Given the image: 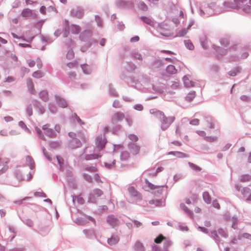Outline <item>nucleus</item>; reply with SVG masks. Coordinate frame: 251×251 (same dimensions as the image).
<instances>
[{
	"label": "nucleus",
	"mask_w": 251,
	"mask_h": 251,
	"mask_svg": "<svg viewBox=\"0 0 251 251\" xmlns=\"http://www.w3.org/2000/svg\"><path fill=\"white\" fill-rule=\"evenodd\" d=\"M106 139L104 135L97 136L95 141V147L93 154L87 155L86 158L87 160L97 159L101 156L99 152L105 147Z\"/></svg>",
	"instance_id": "obj_1"
},
{
	"label": "nucleus",
	"mask_w": 251,
	"mask_h": 251,
	"mask_svg": "<svg viewBox=\"0 0 251 251\" xmlns=\"http://www.w3.org/2000/svg\"><path fill=\"white\" fill-rule=\"evenodd\" d=\"M154 116L159 119L161 123V128L163 130H165L175 121V116L166 117L164 113L160 111L156 110L152 113Z\"/></svg>",
	"instance_id": "obj_2"
},
{
	"label": "nucleus",
	"mask_w": 251,
	"mask_h": 251,
	"mask_svg": "<svg viewBox=\"0 0 251 251\" xmlns=\"http://www.w3.org/2000/svg\"><path fill=\"white\" fill-rule=\"evenodd\" d=\"M211 233L212 234L213 237L217 241H220L221 239V238L219 235H220L221 237L224 238H226L227 236V233L222 228H219L217 231H213Z\"/></svg>",
	"instance_id": "obj_3"
},
{
	"label": "nucleus",
	"mask_w": 251,
	"mask_h": 251,
	"mask_svg": "<svg viewBox=\"0 0 251 251\" xmlns=\"http://www.w3.org/2000/svg\"><path fill=\"white\" fill-rule=\"evenodd\" d=\"M129 151L133 155H137L138 154L140 151V147L139 145L133 144L129 143L128 145Z\"/></svg>",
	"instance_id": "obj_4"
},
{
	"label": "nucleus",
	"mask_w": 251,
	"mask_h": 251,
	"mask_svg": "<svg viewBox=\"0 0 251 251\" xmlns=\"http://www.w3.org/2000/svg\"><path fill=\"white\" fill-rule=\"evenodd\" d=\"M21 16L24 18H29L36 16L35 13L29 8L23 9L21 12Z\"/></svg>",
	"instance_id": "obj_5"
},
{
	"label": "nucleus",
	"mask_w": 251,
	"mask_h": 251,
	"mask_svg": "<svg viewBox=\"0 0 251 251\" xmlns=\"http://www.w3.org/2000/svg\"><path fill=\"white\" fill-rule=\"evenodd\" d=\"M125 115L123 113L121 112H118L113 115L112 121L113 123H116L119 121H121L124 119Z\"/></svg>",
	"instance_id": "obj_6"
},
{
	"label": "nucleus",
	"mask_w": 251,
	"mask_h": 251,
	"mask_svg": "<svg viewBox=\"0 0 251 251\" xmlns=\"http://www.w3.org/2000/svg\"><path fill=\"white\" fill-rule=\"evenodd\" d=\"M27 86L29 92L32 94L35 93V90L34 88V84L31 78H28L26 81Z\"/></svg>",
	"instance_id": "obj_7"
},
{
	"label": "nucleus",
	"mask_w": 251,
	"mask_h": 251,
	"mask_svg": "<svg viewBox=\"0 0 251 251\" xmlns=\"http://www.w3.org/2000/svg\"><path fill=\"white\" fill-rule=\"evenodd\" d=\"M72 14L74 16L80 19L83 16L84 12L82 9H73Z\"/></svg>",
	"instance_id": "obj_8"
},
{
	"label": "nucleus",
	"mask_w": 251,
	"mask_h": 251,
	"mask_svg": "<svg viewBox=\"0 0 251 251\" xmlns=\"http://www.w3.org/2000/svg\"><path fill=\"white\" fill-rule=\"evenodd\" d=\"M81 146V143L80 141L76 139H73L70 143V147L72 149H75L76 148L80 147Z\"/></svg>",
	"instance_id": "obj_9"
},
{
	"label": "nucleus",
	"mask_w": 251,
	"mask_h": 251,
	"mask_svg": "<svg viewBox=\"0 0 251 251\" xmlns=\"http://www.w3.org/2000/svg\"><path fill=\"white\" fill-rule=\"evenodd\" d=\"M251 180V176L249 174H244L240 176V181L242 182H247Z\"/></svg>",
	"instance_id": "obj_10"
},
{
	"label": "nucleus",
	"mask_w": 251,
	"mask_h": 251,
	"mask_svg": "<svg viewBox=\"0 0 251 251\" xmlns=\"http://www.w3.org/2000/svg\"><path fill=\"white\" fill-rule=\"evenodd\" d=\"M202 198L204 201L207 203H210L211 197L208 192H204L202 194Z\"/></svg>",
	"instance_id": "obj_11"
},
{
	"label": "nucleus",
	"mask_w": 251,
	"mask_h": 251,
	"mask_svg": "<svg viewBox=\"0 0 251 251\" xmlns=\"http://www.w3.org/2000/svg\"><path fill=\"white\" fill-rule=\"evenodd\" d=\"M166 71L170 74H175L177 72V70L175 67L172 65H169L166 68Z\"/></svg>",
	"instance_id": "obj_12"
},
{
	"label": "nucleus",
	"mask_w": 251,
	"mask_h": 251,
	"mask_svg": "<svg viewBox=\"0 0 251 251\" xmlns=\"http://www.w3.org/2000/svg\"><path fill=\"white\" fill-rule=\"evenodd\" d=\"M107 222L112 226L117 224V220L113 216H109L107 218Z\"/></svg>",
	"instance_id": "obj_13"
},
{
	"label": "nucleus",
	"mask_w": 251,
	"mask_h": 251,
	"mask_svg": "<svg viewBox=\"0 0 251 251\" xmlns=\"http://www.w3.org/2000/svg\"><path fill=\"white\" fill-rule=\"evenodd\" d=\"M119 239L118 237H113L108 239V243L110 245H114L118 242Z\"/></svg>",
	"instance_id": "obj_14"
},
{
	"label": "nucleus",
	"mask_w": 251,
	"mask_h": 251,
	"mask_svg": "<svg viewBox=\"0 0 251 251\" xmlns=\"http://www.w3.org/2000/svg\"><path fill=\"white\" fill-rule=\"evenodd\" d=\"M39 96L41 99L44 101H47L48 100V94L46 91H42L39 93Z\"/></svg>",
	"instance_id": "obj_15"
},
{
	"label": "nucleus",
	"mask_w": 251,
	"mask_h": 251,
	"mask_svg": "<svg viewBox=\"0 0 251 251\" xmlns=\"http://www.w3.org/2000/svg\"><path fill=\"white\" fill-rule=\"evenodd\" d=\"M196 93L195 91H192L188 94L186 97V100L188 101H191L195 98Z\"/></svg>",
	"instance_id": "obj_16"
},
{
	"label": "nucleus",
	"mask_w": 251,
	"mask_h": 251,
	"mask_svg": "<svg viewBox=\"0 0 251 251\" xmlns=\"http://www.w3.org/2000/svg\"><path fill=\"white\" fill-rule=\"evenodd\" d=\"M183 81L185 85L187 87H193L194 86V83L189 80L186 76L183 77Z\"/></svg>",
	"instance_id": "obj_17"
},
{
	"label": "nucleus",
	"mask_w": 251,
	"mask_h": 251,
	"mask_svg": "<svg viewBox=\"0 0 251 251\" xmlns=\"http://www.w3.org/2000/svg\"><path fill=\"white\" fill-rule=\"evenodd\" d=\"M57 100L58 104L60 106H61L62 107H65L67 106V103L64 100L61 99V98H59V99H57Z\"/></svg>",
	"instance_id": "obj_18"
},
{
	"label": "nucleus",
	"mask_w": 251,
	"mask_h": 251,
	"mask_svg": "<svg viewBox=\"0 0 251 251\" xmlns=\"http://www.w3.org/2000/svg\"><path fill=\"white\" fill-rule=\"evenodd\" d=\"M166 238L163 235L160 234L154 239V242L156 244H160Z\"/></svg>",
	"instance_id": "obj_19"
},
{
	"label": "nucleus",
	"mask_w": 251,
	"mask_h": 251,
	"mask_svg": "<svg viewBox=\"0 0 251 251\" xmlns=\"http://www.w3.org/2000/svg\"><path fill=\"white\" fill-rule=\"evenodd\" d=\"M46 134L47 135L50 137H55L56 135L55 133L51 128H49L48 130H47L46 132Z\"/></svg>",
	"instance_id": "obj_20"
},
{
	"label": "nucleus",
	"mask_w": 251,
	"mask_h": 251,
	"mask_svg": "<svg viewBox=\"0 0 251 251\" xmlns=\"http://www.w3.org/2000/svg\"><path fill=\"white\" fill-rule=\"evenodd\" d=\"M42 76L43 74L40 71H35L32 74V76L36 78H40L42 77Z\"/></svg>",
	"instance_id": "obj_21"
},
{
	"label": "nucleus",
	"mask_w": 251,
	"mask_h": 251,
	"mask_svg": "<svg viewBox=\"0 0 251 251\" xmlns=\"http://www.w3.org/2000/svg\"><path fill=\"white\" fill-rule=\"evenodd\" d=\"M204 140L207 142H213L217 140V137L212 136H208L205 137Z\"/></svg>",
	"instance_id": "obj_22"
},
{
	"label": "nucleus",
	"mask_w": 251,
	"mask_h": 251,
	"mask_svg": "<svg viewBox=\"0 0 251 251\" xmlns=\"http://www.w3.org/2000/svg\"><path fill=\"white\" fill-rule=\"evenodd\" d=\"M189 164L190 167L192 169H193V170H194L195 171L198 172V171H200L201 170V168L200 167L196 165L195 164H194L193 163H189Z\"/></svg>",
	"instance_id": "obj_23"
},
{
	"label": "nucleus",
	"mask_w": 251,
	"mask_h": 251,
	"mask_svg": "<svg viewBox=\"0 0 251 251\" xmlns=\"http://www.w3.org/2000/svg\"><path fill=\"white\" fill-rule=\"evenodd\" d=\"M128 138L132 142H136L138 140V137L134 134H130L128 135Z\"/></svg>",
	"instance_id": "obj_24"
},
{
	"label": "nucleus",
	"mask_w": 251,
	"mask_h": 251,
	"mask_svg": "<svg viewBox=\"0 0 251 251\" xmlns=\"http://www.w3.org/2000/svg\"><path fill=\"white\" fill-rule=\"evenodd\" d=\"M9 162V159L7 158H0V166L3 165L4 164H7Z\"/></svg>",
	"instance_id": "obj_25"
},
{
	"label": "nucleus",
	"mask_w": 251,
	"mask_h": 251,
	"mask_svg": "<svg viewBox=\"0 0 251 251\" xmlns=\"http://www.w3.org/2000/svg\"><path fill=\"white\" fill-rule=\"evenodd\" d=\"M135 249L138 251H143V247L142 244L140 242H136L135 244Z\"/></svg>",
	"instance_id": "obj_26"
},
{
	"label": "nucleus",
	"mask_w": 251,
	"mask_h": 251,
	"mask_svg": "<svg viewBox=\"0 0 251 251\" xmlns=\"http://www.w3.org/2000/svg\"><path fill=\"white\" fill-rule=\"evenodd\" d=\"M200 124V120L198 119H194L190 121V124L193 126H198Z\"/></svg>",
	"instance_id": "obj_27"
},
{
	"label": "nucleus",
	"mask_w": 251,
	"mask_h": 251,
	"mask_svg": "<svg viewBox=\"0 0 251 251\" xmlns=\"http://www.w3.org/2000/svg\"><path fill=\"white\" fill-rule=\"evenodd\" d=\"M102 194V192L100 189H96L94 191L93 196L95 197H100Z\"/></svg>",
	"instance_id": "obj_28"
},
{
	"label": "nucleus",
	"mask_w": 251,
	"mask_h": 251,
	"mask_svg": "<svg viewBox=\"0 0 251 251\" xmlns=\"http://www.w3.org/2000/svg\"><path fill=\"white\" fill-rule=\"evenodd\" d=\"M142 19L143 21L148 25H152L153 24V22L152 20L147 17H142Z\"/></svg>",
	"instance_id": "obj_29"
},
{
	"label": "nucleus",
	"mask_w": 251,
	"mask_h": 251,
	"mask_svg": "<svg viewBox=\"0 0 251 251\" xmlns=\"http://www.w3.org/2000/svg\"><path fill=\"white\" fill-rule=\"evenodd\" d=\"M191 26V25H189L188 28L187 29L183 28L181 30H180L178 33V35L179 36H183L185 35L186 33L187 32L188 29Z\"/></svg>",
	"instance_id": "obj_30"
},
{
	"label": "nucleus",
	"mask_w": 251,
	"mask_h": 251,
	"mask_svg": "<svg viewBox=\"0 0 251 251\" xmlns=\"http://www.w3.org/2000/svg\"><path fill=\"white\" fill-rule=\"evenodd\" d=\"M185 46L189 50H193L194 48V45L189 41H187L185 42Z\"/></svg>",
	"instance_id": "obj_31"
},
{
	"label": "nucleus",
	"mask_w": 251,
	"mask_h": 251,
	"mask_svg": "<svg viewBox=\"0 0 251 251\" xmlns=\"http://www.w3.org/2000/svg\"><path fill=\"white\" fill-rule=\"evenodd\" d=\"M206 121L208 124L207 126L208 128H214V123H213L212 120L210 118H208Z\"/></svg>",
	"instance_id": "obj_32"
},
{
	"label": "nucleus",
	"mask_w": 251,
	"mask_h": 251,
	"mask_svg": "<svg viewBox=\"0 0 251 251\" xmlns=\"http://www.w3.org/2000/svg\"><path fill=\"white\" fill-rule=\"evenodd\" d=\"M122 159L126 160L129 157V154L127 151H123L121 154Z\"/></svg>",
	"instance_id": "obj_33"
},
{
	"label": "nucleus",
	"mask_w": 251,
	"mask_h": 251,
	"mask_svg": "<svg viewBox=\"0 0 251 251\" xmlns=\"http://www.w3.org/2000/svg\"><path fill=\"white\" fill-rule=\"evenodd\" d=\"M139 7L144 11H146L148 9L147 5L144 2H140L139 5Z\"/></svg>",
	"instance_id": "obj_34"
},
{
	"label": "nucleus",
	"mask_w": 251,
	"mask_h": 251,
	"mask_svg": "<svg viewBox=\"0 0 251 251\" xmlns=\"http://www.w3.org/2000/svg\"><path fill=\"white\" fill-rule=\"evenodd\" d=\"M175 156H177L178 157H180V158H183V157H187V155L186 154H185L183 152H179V151H176V153Z\"/></svg>",
	"instance_id": "obj_35"
},
{
	"label": "nucleus",
	"mask_w": 251,
	"mask_h": 251,
	"mask_svg": "<svg viewBox=\"0 0 251 251\" xmlns=\"http://www.w3.org/2000/svg\"><path fill=\"white\" fill-rule=\"evenodd\" d=\"M36 130L37 132V133H38V134L39 137L40 138H41V139H43V140H45V137H44V134L42 133L41 130L40 128H38V127H36Z\"/></svg>",
	"instance_id": "obj_36"
},
{
	"label": "nucleus",
	"mask_w": 251,
	"mask_h": 251,
	"mask_svg": "<svg viewBox=\"0 0 251 251\" xmlns=\"http://www.w3.org/2000/svg\"><path fill=\"white\" fill-rule=\"evenodd\" d=\"M26 158V160L27 161L29 160L30 161V168L31 169L34 168V162L33 161L32 158L30 156H27Z\"/></svg>",
	"instance_id": "obj_37"
},
{
	"label": "nucleus",
	"mask_w": 251,
	"mask_h": 251,
	"mask_svg": "<svg viewBox=\"0 0 251 251\" xmlns=\"http://www.w3.org/2000/svg\"><path fill=\"white\" fill-rule=\"evenodd\" d=\"M241 192L243 195L246 196L250 193V189L247 187H245L242 190Z\"/></svg>",
	"instance_id": "obj_38"
},
{
	"label": "nucleus",
	"mask_w": 251,
	"mask_h": 251,
	"mask_svg": "<svg viewBox=\"0 0 251 251\" xmlns=\"http://www.w3.org/2000/svg\"><path fill=\"white\" fill-rule=\"evenodd\" d=\"M149 202L151 204H155L156 206H159L161 204L160 201L158 200H151Z\"/></svg>",
	"instance_id": "obj_39"
},
{
	"label": "nucleus",
	"mask_w": 251,
	"mask_h": 251,
	"mask_svg": "<svg viewBox=\"0 0 251 251\" xmlns=\"http://www.w3.org/2000/svg\"><path fill=\"white\" fill-rule=\"evenodd\" d=\"M67 57L71 59L74 56V52L72 50H69L67 53Z\"/></svg>",
	"instance_id": "obj_40"
},
{
	"label": "nucleus",
	"mask_w": 251,
	"mask_h": 251,
	"mask_svg": "<svg viewBox=\"0 0 251 251\" xmlns=\"http://www.w3.org/2000/svg\"><path fill=\"white\" fill-rule=\"evenodd\" d=\"M243 9L246 12H251V5H245Z\"/></svg>",
	"instance_id": "obj_41"
},
{
	"label": "nucleus",
	"mask_w": 251,
	"mask_h": 251,
	"mask_svg": "<svg viewBox=\"0 0 251 251\" xmlns=\"http://www.w3.org/2000/svg\"><path fill=\"white\" fill-rule=\"evenodd\" d=\"M128 191L130 192L132 195L136 196L137 192L135 189V188L133 187H130L128 188Z\"/></svg>",
	"instance_id": "obj_42"
},
{
	"label": "nucleus",
	"mask_w": 251,
	"mask_h": 251,
	"mask_svg": "<svg viewBox=\"0 0 251 251\" xmlns=\"http://www.w3.org/2000/svg\"><path fill=\"white\" fill-rule=\"evenodd\" d=\"M119 5L121 6L126 7V5L128 4V3L130 4V6L131 7L133 6V4L132 3H131V2L129 3L128 2H125L124 1H119Z\"/></svg>",
	"instance_id": "obj_43"
},
{
	"label": "nucleus",
	"mask_w": 251,
	"mask_h": 251,
	"mask_svg": "<svg viewBox=\"0 0 251 251\" xmlns=\"http://www.w3.org/2000/svg\"><path fill=\"white\" fill-rule=\"evenodd\" d=\"M27 62L28 63L29 67H33L35 65V61L32 59L27 60Z\"/></svg>",
	"instance_id": "obj_44"
},
{
	"label": "nucleus",
	"mask_w": 251,
	"mask_h": 251,
	"mask_svg": "<svg viewBox=\"0 0 251 251\" xmlns=\"http://www.w3.org/2000/svg\"><path fill=\"white\" fill-rule=\"evenodd\" d=\"M96 21L98 24V25L99 26H102V21L101 20V19L100 17L97 16L95 17Z\"/></svg>",
	"instance_id": "obj_45"
},
{
	"label": "nucleus",
	"mask_w": 251,
	"mask_h": 251,
	"mask_svg": "<svg viewBox=\"0 0 251 251\" xmlns=\"http://www.w3.org/2000/svg\"><path fill=\"white\" fill-rule=\"evenodd\" d=\"M197 133L200 136H201V137H204L205 138V137H206V133L205 131H202V130H197L196 131Z\"/></svg>",
	"instance_id": "obj_46"
},
{
	"label": "nucleus",
	"mask_w": 251,
	"mask_h": 251,
	"mask_svg": "<svg viewBox=\"0 0 251 251\" xmlns=\"http://www.w3.org/2000/svg\"><path fill=\"white\" fill-rule=\"evenodd\" d=\"M72 30H75V33H78L80 31V27L77 25H73L72 27Z\"/></svg>",
	"instance_id": "obj_47"
},
{
	"label": "nucleus",
	"mask_w": 251,
	"mask_h": 251,
	"mask_svg": "<svg viewBox=\"0 0 251 251\" xmlns=\"http://www.w3.org/2000/svg\"><path fill=\"white\" fill-rule=\"evenodd\" d=\"M36 62H37V66L38 67V69H41L42 67V63L41 62V61L40 59H37L36 60Z\"/></svg>",
	"instance_id": "obj_48"
},
{
	"label": "nucleus",
	"mask_w": 251,
	"mask_h": 251,
	"mask_svg": "<svg viewBox=\"0 0 251 251\" xmlns=\"http://www.w3.org/2000/svg\"><path fill=\"white\" fill-rule=\"evenodd\" d=\"M7 43V41L6 40L0 37V47H1L2 45L6 44Z\"/></svg>",
	"instance_id": "obj_49"
},
{
	"label": "nucleus",
	"mask_w": 251,
	"mask_h": 251,
	"mask_svg": "<svg viewBox=\"0 0 251 251\" xmlns=\"http://www.w3.org/2000/svg\"><path fill=\"white\" fill-rule=\"evenodd\" d=\"M27 113L29 116H31L32 114V107L31 106H28L27 108Z\"/></svg>",
	"instance_id": "obj_50"
},
{
	"label": "nucleus",
	"mask_w": 251,
	"mask_h": 251,
	"mask_svg": "<svg viewBox=\"0 0 251 251\" xmlns=\"http://www.w3.org/2000/svg\"><path fill=\"white\" fill-rule=\"evenodd\" d=\"M82 67V69L84 72V73L85 74H88L89 72L88 71H87V68H88V66L86 65H82L81 66Z\"/></svg>",
	"instance_id": "obj_51"
},
{
	"label": "nucleus",
	"mask_w": 251,
	"mask_h": 251,
	"mask_svg": "<svg viewBox=\"0 0 251 251\" xmlns=\"http://www.w3.org/2000/svg\"><path fill=\"white\" fill-rule=\"evenodd\" d=\"M56 159H57V161L59 164L61 165V164H63V159L61 157L57 156Z\"/></svg>",
	"instance_id": "obj_52"
},
{
	"label": "nucleus",
	"mask_w": 251,
	"mask_h": 251,
	"mask_svg": "<svg viewBox=\"0 0 251 251\" xmlns=\"http://www.w3.org/2000/svg\"><path fill=\"white\" fill-rule=\"evenodd\" d=\"M133 222L137 227H139L142 226V223L138 221L134 220Z\"/></svg>",
	"instance_id": "obj_53"
},
{
	"label": "nucleus",
	"mask_w": 251,
	"mask_h": 251,
	"mask_svg": "<svg viewBox=\"0 0 251 251\" xmlns=\"http://www.w3.org/2000/svg\"><path fill=\"white\" fill-rule=\"evenodd\" d=\"M213 206L215 208H220V204L216 201H213L212 203Z\"/></svg>",
	"instance_id": "obj_54"
},
{
	"label": "nucleus",
	"mask_w": 251,
	"mask_h": 251,
	"mask_svg": "<svg viewBox=\"0 0 251 251\" xmlns=\"http://www.w3.org/2000/svg\"><path fill=\"white\" fill-rule=\"evenodd\" d=\"M139 40V36H136L134 37H132L130 39V41L131 42H137Z\"/></svg>",
	"instance_id": "obj_55"
},
{
	"label": "nucleus",
	"mask_w": 251,
	"mask_h": 251,
	"mask_svg": "<svg viewBox=\"0 0 251 251\" xmlns=\"http://www.w3.org/2000/svg\"><path fill=\"white\" fill-rule=\"evenodd\" d=\"M134 108L138 110H142L143 109V106L141 104H136L135 105Z\"/></svg>",
	"instance_id": "obj_56"
},
{
	"label": "nucleus",
	"mask_w": 251,
	"mask_h": 251,
	"mask_svg": "<svg viewBox=\"0 0 251 251\" xmlns=\"http://www.w3.org/2000/svg\"><path fill=\"white\" fill-rule=\"evenodd\" d=\"M176 133L177 136H180L181 135V130L179 126H177L176 131Z\"/></svg>",
	"instance_id": "obj_57"
},
{
	"label": "nucleus",
	"mask_w": 251,
	"mask_h": 251,
	"mask_svg": "<svg viewBox=\"0 0 251 251\" xmlns=\"http://www.w3.org/2000/svg\"><path fill=\"white\" fill-rule=\"evenodd\" d=\"M50 124H46L42 126V129L44 130L47 131V130H48L50 128Z\"/></svg>",
	"instance_id": "obj_58"
},
{
	"label": "nucleus",
	"mask_w": 251,
	"mask_h": 251,
	"mask_svg": "<svg viewBox=\"0 0 251 251\" xmlns=\"http://www.w3.org/2000/svg\"><path fill=\"white\" fill-rule=\"evenodd\" d=\"M173 145L176 146H180L181 145V143L178 141H174L172 143Z\"/></svg>",
	"instance_id": "obj_59"
},
{
	"label": "nucleus",
	"mask_w": 251,
	"mask_h": 251,
	"mask_svg": "<svg viewBox=\"0 0 251 251\" xmlns=\"http://www.w3.org/2000/svg\"><path fill=\"white\" fill-rule=\"evenodd\" d=\"M148 186L151 189H152V190H154V189H155L157 188V186H154V185L152 184L151 183H149L148 181Z\"/></svg>",
	"instance_id": "obj_60"
},
{
	"label": "nucleus",
	"mask_w": 251,
	"mask_h": 251,
	"mask_svg": "<svg viewBox=\"0 0 251 251\" xmlns=\"http://www.w3.org/2000/svg\"><path fill=\"white\" fill-rule=\"evenodd\" d=\"M19 45L23 48L31 47L29 44L25 43H19Z\"/></svg>",
	"instance_id": "obj_61"
},
{
	"label": "nucleus",
	"mask_w": 251,
	"mask_h": 251,
	"mask_svg": "<svg viewBox=\"0 0 251 251\" xmlns=\"http://www.w3.org/2000/svg\"><path fill=\"white\" fill-rule=\"evenodd\" d=\"M54 129L57 132H59L61 130L60 126L59 125H56L55 126Z\"/></svg>",
	"instance_id": "obj_62"
},
{
	"label": "nucleus",
	"mask_w": 251,
	"mask_h": 251,
	"mask_svg": "<svg viewBox=\"0 0 251 251\" xmlns=\"http://www.w3.org/2000/svg\"><path fill=\"white\" fill-rule=\"evenodd\" d=\"M46 8L45 6H42L41 7L40 9V12L43 13V14H45L46 13Z\"/></svg>",
	"instance_id": "obj_63"
},
{
	"label": "nucleus",
	"mask_w": 251,
	"mask_h": 251,
	"mask_svg": "<svg viewBox=\"0 0 251 251\" xmlns=\"http://www.w3.org/2000/svg\"><path fill=\"white\" fill-rule=\"evenodd\" d=\"M14 80V77H12V76H8L6 79V82H12Z\"/></svg>",
	"instance_id": "obj_64"
}]
</instances>
